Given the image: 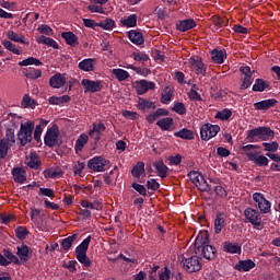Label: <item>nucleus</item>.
Instances as JSON below:
<instances>
[{"mask_svg": "<svg viewBox=\"0 0 280 280\" xmlns=\"http://www.w3.org/2000/svg\"><path fill=\"white\" fill-rule=\"evenodd\" d=\"M137 20H138L137 14H131L127 18H122L120 20V24L122 27H137Z\"/></svg>", "mask_w": 280, "mask_h": 280, "instance_id": "35", "label": "nucleus"}, {"mask_svg": "<svg viewBox=\"0 0 280 280\" xmlns=\"http://www.w3.org/2000/svg\"><path fill=\"white\" fill-rule=\"evenodd\" d=\"M61 38H63L67 45H70V47H78L80 45V42L78 40V35L73 34V32L61 33Z\"/></svg>", "mask_w": 280, "mask_h": 280, "instance_id": "25", "label": "nucleus"}, {"mask_svg": "<svg viewBox=\"0 0 280 280\" xmlns=\"http://www.w3.org/2000/svg\"><path fill=\"white\" fill-rule=\"evenodd\" d=\"M174 137H177L179 139H184L185 141H192V139L196 138L194 135V131L191 129L183 128L179 131H176L174 133Z\"/></svg>", "mask_w": 280, "mask_h": 280, "instance_id": "30", "label": "nucleus"}, {"mask_svg": "<svg viewBox=\"0 0 280 280\" xmlns=\"http://www.w3.org/2000/svg\"><path fill=\"white\" fill-rule=\"evenodd\" d=\"M265 152H277L279 150V142L273 141L271 143L264 142Z\"/></svg>", "mask_w": 280, "mask_h": 280, "instance_id": "56", "label": "nucleus"}, {"mask_svg": "<svg viewBox=\"0 0 280 280\" xmlns=\"http://www.w3.org/2000/svg\"><path fill=\"white\" fill-rule=\"evenodd\" d=\"M156 88V84L152 81L140 80L136 82V91L138 95H144L149 91H153Z\"/></svg>", "mask_w": 280, "mask_h": 280, "instance_id": "11", "label": "nucleus"}, {"mask_svg": "<svg viewBox=\"0 0 280 280\" xmlns=\"http://www.w3.org/2000/svg\"><path fill=\"white\" fill-rule=\"evenodd\" d=\"M173 95H174V91L171 90L170 86H166L165 88V94H162V96H161V100H160L161 103L162 104H167V102H172Z\"/></svg>", "mask_w": 280, "mask_h": 280, "instance_id": "50", "label": "nucleus"}, {"mask_svg": "<svg viewBox=\"0 0 280 280\" xmlns=\"http://www.w3.org/2000/svg\"><path fill=\"white\" fill-rule=\"evenodd\" d=\"M153 167H155L160 178H167V172H170V168L165 165L163 160L154 162Z\"/></svg>", "mask_w": 280, "mask_h": 280, "instance_id": "28", "label": "nucleus"}, {"mask_svg": "<svg viewBox=\"0 0 280 280\" xmlns=\"http://www.w3.org/2000/svg\"><path fill=\"white\" fill-rule=\"evenodd\" d=\"M248 161H253L259 167H266L270 161L265 155H257V153H247Z\"/></svg>", "mask_w": 280, "mask_h": 280, "instance_id": "18", "label": "nucleus"}, {"mask_svg": "<svg viewBox=\"0 0 280 280\" xmlns=\"http://www.w3.org/2000/svg\"><path fill=\"white\" fill-rule=\"evenodd\" d=\"M170 268L165 267L164 271L160 272V280H170Z\"/></svg>", "mask_w": 280, "mask_h": 280, "instance_id": "64", "label": "nucleus"}, {"mask_svg": "<svg viewBox=\"0 0 280 280\" xmlns=\"http://www.w3.org/2000/svg\"><path fill=\"white\" fill-rule=\"evenodd\" d=\"M95 65H97V59L95 58L83 59L79 62V69L81 71H95Z\"/></svg>", "mask_w": 280, "mask_h": 280, "instance_id": "20", "label": "nucleus"}, {"mask_svg": "<svg viewBox=\"0 0 280 280\" xmlns=\"http://www.w3.org/2000/svg\"><path fill=\"white\" fill-rule=\"evenodd\" d=\"M42 165L40 159L38 158V154L31 153V158L27 162V166L31 167V170H38Z\"/></svg>", "mask_w": 280, "mask_h": 280, "instance_id": "42", "label": "nucleus"}, {"mask_svg": "<svg viewBox=\"0 0 280 280\" xmlns=\"http://www.w3.org/2000/svg\"><path fill=\"white\" fill-rule=\"evenodd\" d=\"M39 34H46V36H54V30L49 25L42 24L38 28Z\"/></svg>", "mask_w": 280, "mask_h": 280, "instance_id": "58", "label": "nucleus"}, {"mask_svg": "<svg viewBox=\"0 0 280 280\" xmlns=\"http://www.w3.org/2000/svg\"><path fill=\"white\" fill-rule=\"evenodd\" d=\"M266 89H270V84L268 82L264 81V79L255 80V84L253 85L254 92L264 93V91H266Z\"/></svg>", "mask_w": 280, "mask_h": 280, "instance_id": "33", "label": "nucleus"}, {"mask_svg": "<svg viewBox=\"0 0 280 280\" xmlns=\"http://www.w3.org/2000/svg\"><path fill=\"white\" fill-rule=\"evenodd\" d=\"M196 27V21L194 19L178 21L176 23V30L179 32H187L188 30H194Z\"/></svg>", "mask_w": 280, "mask_h": 280, "instance_id": "24", "label": "nucleus"}, {"mask_svg": "<svg viewBox=\"0 0 280 280\" xmlns=\"http://www.w3.org/2000/svg\"><path fill=\"white\" fill-rule=\"evenodd\" d=\"M89 244H91V236H88L82 243L75 248V257L80 264L85 266V268H91L93 262H91V258L86 256V250H89Z\"/></svg>", "mask_w": 280, "mask_h": 280, "instance_id": "2", "label": "nucleus"}, {"mask_svg": "<svg viewBox=\"0 0 280 280\" xmlns=\"http://www.w3.org/2000/svg\"><path fill=\"white\" fill-rule=\"evenodd\" d=\"M129 69H132V71H136L138 75H143L144 78H148V75L152 73V70H150L149 68H139L136 66H130Z\"/></svg>", "mask_w": 280, "mask_h": 280, "instance_id": "54", "label": "nucleus"}, {"mask_svg": "<svg viewBox=\"0 0 280 280\" xmlns=\"http://www.w3.org/2000/svg\"><path fill=\"white\" fill-rule=\"evenodd\" d=\"M226 226V215L224 213H217L214 219V233L215 235H220L222 233V229Z\"/></svg>", "mask_w": 280, "mask_h": 280, "instance_id": "16", "label": "nucleus"}, {"mask_svg": "<svg viewBox=\"0 0 280 280\" xmlns=\"http://www.w3.org/2000/svg\"><path fill=\"white\" fill-rule=\"evenodd\" d=\"M3 47L8 49V51H12V54H15L16 56H21V50L10 40H2Z\"/></svg>", "mask_w": 280, "mask_h": 280, "instance_id": "47", "label": "nucleus"}, {"mask_svg": "<svg viewBox=\"0 0 280 280\" xmlns=\"http://www.w3.org/2000/svg\"><path fill=\"white\" fill-rule=\"evenodd\" d=\"M167 115H170V110L165 109V108H158L154 113L149 114L145 119L148 121V124H154V121H156V119H159V117H167Z\"/></svg>", "mask_w": 280, "mask_h": 280, "instance_id": "22", "label": "nucleus"}, {"mask_svg": "<svg viewBox=\"0 0 280 280\" xmlns=\"http://www.w3.org/2000/svg\"><path fill=\"white\" fill-rule=\"evenodd\" d=\"M13 180L23 184L27 180V172L23 167H14L12 170Z\"/></svg>", "mask_w": 280, "mask_h": 280, "instance_id": "19", "label": "nucleus"}, {"mask_svg": "<svg viewBox=\"0 0 280 280\" xmlns=\"http://www.w3.org/2000/svg\"><path fill=\"white\" fill-rule=\"evenodd\" d=\"M128 38L133 43V45H143L144 39H143V33L139 31H129L128 32Z\"/></svg>", "mask_w": 280, "mask_h": 280, "instance_id": "29", "label": "nucleus"}, {"mask_svg": "<svg viewBox=\"0 0 280 280\" xmlns=\"http://www.w3.org/2000/svg\"><path fill=\"white\" fill-rule=\"evenodd\" d=\"M78 240V234H72L71 236H68L61 241V248L65 252H68L71 246H73V242Z\"/></svg>", "mask_w": 280, "mask_h": 280, "instance_id": "41", "label": "nucleus"}, {"mask_svg": "<svg viewBox=\"0 0 280 280\" xmlns=\"http://www.w3.org/2000/svg\"><path fill=\"white\" fill-rule=\"evenodd\" d=\"M138 108L139 110H150V109H155L156 105L154 104V102L148 101L145 98H138Z\"/></svg>", "mask_w": 280, "mask_h": 280, "instance_id": "32", "label": "nucleus"}, {"mask_svg": "<svg viewBox=\"0 0 280 280\" xmlns=\"http://www.w3.org/2000/svg\"><path fill=\"white\" fill-rule=\"evenodd\" d=\"M45 178H58L62 176V168L60 167H49L44 171Z\"/></svg>", "mask_w": 280, "mask_h": 280, "instance_id": "37", "label": "nucleus"}, {"mask_svg": "<svg viewBox=\"0 0 280 280\" xmlns=\"http://www.w3.org/2000/svg\"><path fill=\"white\" fill-rule=\"evenodd\" d=\"M132 58L137 62H148L150 60V56L145 52H132Z\"/></svg>", "mask_w": 280, "mask_h": 280, "instance_id": "53", "label": "nucleus"}, {"mask_svg": "<svg viewBox=\"0 0 280 280\" xmlns=\"http://www.w3.org/2000/svg\"><path fill=\"white\" fill-rule=\"evenodd\" d=\"M10 148H12V143L0 140V159H5L8 156V151Z\"/></svg>", "mask_w": 280, "mask_h": 280, "instance_id": "46", "label": "nucleus"}, {"mask_svg": "<svg viewBox=\"0 0 280 280\" xmlns=\"http://www.w3.org/2000/svg\"><path fill=\"white\" fill-rule=\"evenodd\" d=\"M112 73L113 75H115L118 82H125V80H128V78H130V73H128V71L124 69H113Z\"/></svg>", "mask_w": 280, "mask_h": 280, "instance_id": "39", "label": "nucleus"}, {"mask_svg": "<svg viewBox=\"0 0 280 280\" xmlns=\"http://www.w3.org/2000/svg\"><path fill=\"white\" fill-rule=\"evenodd\" d=\"M1 141H4V143H11V145H14L16 143V136L14 135V129L9 128L5 131V138L1 139Z\"/></svg>", "mask_w": 280, "mask_h": 280, "instance_id": "44", "label": "nucleus"}, {"mask_svg": "<svg viewBox=\"0 0 280 280\" xmlns=\"http://www.w3.org/2000/svg\"><path fill=\"white\" fill-rule=\"evenodd\" d=\"M211 58L213 62H217V65H222V62H224V58H226V51L213 49L211 51Z\"/></svg>", "mask_w": 280, "mask_h": 280, "instance_id": "36", "label": "nucleus"}, {"mask_svg": "<svg viewBox=\"0 0 280 280\" xmlns=\"http://www.w3.org/2000/svg\"><path fill=\"white\" fill-rule=\"evenodd\" d=\"M37 43L42 44V45H47L48 47H52V49H58V43L56 40H54L50 37H46L45 35H40L38 37H36Z\"/></svg>", "mask_w": 280, "mask_h": 280, "instance_id": "34", "label": "nucleus"}, {"mask_svg": "<svg viewBox=\"0 0 280 280\" xmlns=\"http://www.w3.org/2000/svg\"><path fill=\"white\" fill-rule=\"evenodd\" d=\"M145 172V164L143 162H138L136 166L131 170V175L135 178H141V174Z\"/></svg>", "mask_w": 280, "mask_h": 280, "instance_id": "43", "label": "nucleus"}, {"mask_svg": "<svg viewBox=\"0 0 280 280\" xmlns=\"http://www.w3.org/2000/svg\"><path fill=\"white\" fill-rule=\"evenodd\" d=\"M253 199L258 205L260 213H270L271 205L270 201H268L266 197H264V194L255 192L253 195Z\"/></svg>", "mask_w": 280, "mask_h": 280, "instance_id": "10", "label": "nucleus"}, {"mask_svg": "<svg viewBox=\"0 0 280 280\" xmlns=\"http://www.w3.org/2000/svg\"><path fill=\"white\" fill-rule=\"evenodd\" d=\"M161 187V184L156 182V179H149L147 182V189H150L151 191H158V189Z\"/></svg>", "mask_w": 280, "mask_h": 280, "instance_id": "60", "label": "nucleus"}, {"mask_svg": "<svg viewBox=\"0 0 280 280\" xmlns=\"http://www.w3.org/2000/svg\"><path fill=\"white\" fill-rule=\"evenodd\" d=\"M220 132V126L205 124L200 127V137L202 141H209V139H213Z\"/></svg>", "mask_w": 280, "mask_h": 280, "instance_id": "7", "label": "nucleus"}, {"mask_svg": "<svg viewBox=\"0 0 280 280\" xmlns=\"http://www.w3.org/2000/svg\"><path fill=\"white\" fill-rule=\"evenodd\" d=\"M110 163L108 160L102 156H95L88 162V167L93 172H104V167Z\"/></svg>", "mask_w": 280, "mask_h": 280, "instance_id": "9", "label": "nucleus"}, {"mask_svg": "<svg viewBox=\"0 0 280 280\" xmlns=\"http://www.w3.org/2000/svg\"><path fill=\"white\" fill-rule=\"evenodd\" d=\"M277 100L269 98L255 103L254 108L255 110H269V108H275V106H277Z\"/></svg>", "mask_w": 280, "mask_h": 280, "instance_id": "15", "label": "nucleus"}, {"mask_svg": "<svg viewBox=\"0 0 280 280\" xmlns=\"http://www.w3.org/2000/svg\"><path fill=\"white\" fill-rule=\"evenodd\" d=\"M81 84L84 89V93H100V91L104 89V85L100 80L93 81L90 79H83L81 81Z\"/></svg>", "mask_w": 280, "mask_h": 280, "instance_id": "8", "label": "nucleus"}, {"mask_svg": "<svg viewBox=\"0 0 280 280\" xmlns=\"http://www.w3.org/2000/svg\"><path fill=\"white\" fill-rule=\"evenodd\" d=\"M255 268V261L250 259L241 260L238 264L235 265V270H238L240 272H248Z\"/></svg>", "mask_w": 280, "mask_h": 280, "instance_id": "26", "label": "nucleus"}, {"mask_svg": "<svg viewBox=\"0 0 280 280\" xmlns=\"http://www.w3.org/2000/svg\"><path fill=\"white\" fill-rule=\"evenodd\" d=\"M93 132H106V125H104V122H102V120H100L97 124H93V128H92Z\"/></svg>", "mask_w": 280, "mask_h": 280, "instance_id": "61", "label": "nucleus"}, {"mask_svg": "<svg viewBox=\"0 0 280 280\" xmlns=\"http://www.w3.org/2000/svg\"><path fill=\"white\" fill-rule=\"evenodd\" d=\"M189 62L194 71L197 73V75H207V67H205V63L202 62V58L200 57L190 58Z\"/></svg>", "mask_w": 280, "mask_h": 280, "instance_id": "12", "label": "nucleus"}, {"mask_svg": "<svg viewBox=\"0 0 280 280\" xmlns=\"http://www.w3.org/2000/svg\"><path fill=\"white\" fill-rule=\"evenodd\" d=\"M122 117L126 119H139V114L137 112H130V110H124L122 112Z\"/></svg>", "mask_w": 280, "mask_h": 280, "instance_id": "62", "label": "nucleus"}, {"mask_svg": "<svg viewBox=\"0 0 280 280\" xmlns=\"http://www.w3.org/2000/svg\"><path fill=\"white\" fill-rule=\"evenodd\" d=\"M131 187H132V189H135V191L140 194V196H148V190L145 189V186H143L141 184L133 183L131 185Z\"/></svg>", "mask_w": 280, "mask_h": 280, "instance_id": "57", "label": "nucleus"}, {"mask_svg": "<svg viewBox=\"0 0 280 280\" xmlns=\"http://www.w3.org/2000/svg\"><path fill=\"white\" fill-rule=\"evenodd\" d=\"M247 139L250 143H255L258 139L260 141H270V139H275V130L266 126L256 127L247 131Z\"/></svg>", "mask_w": 280, "mask_h": 280, "instance_id": "1", "label": "nucleus"}, {"mask_svg": "<svg viewBox=\"0 0 280 280\" xmlns=\"http://www.w3.org/2000/svg\"><path fill=\"white\" fill-rule=\"evenodd\" d=\"M42 77H43V71L38 69L28 70L25 73V78H27L28 80H38V78H42Z\"/></svg>", "mask_w": 280, "mask_h": 280, "instance_id": "51", "label": "nucleus"}, {"mask_svg": "<svg viewBox=\"0 0 280 280\" xmlns=\"http://www.w3.org/2000/svg\"><path fill=\"white\" fill-rule=\"evenodd\" d=\"M202 258L200 256H190L185 257L183 256L180 266L186 270V272H198L199 270H202Z\"/></svg>", "mask_w": 280, "mask_h": 280, "instance_id": "4", "label": "nucleus"}, {"mask_svg": "<svg viewBox=\"0 0 280 280\" xmlns=\"http://www.w3.org/2000/svg\"><path fill=\"white\" fill-rule=\"evenodd\" d=\"M2 255L4 256L5 259H8L10 261V264H15V266L22 265L19 257L16 255H14L10 249H3Z\"/></svg>", "mask_w": 280, "mask_h": 280, "instance_id": "40", "label": "nucleus"}, {"mask_svg": "<svg viewBox=\"0 0 280 280\" xmlns=\"http://www.w3.org/2000/svg\"><path fill=\"white\" fill-rule=\"evenodd\" d=\"M15 235L18 240H25L27 235H30V231H27V228L25 226H19L15 230Z\"/></svg>", "mask_w": 280, "mask_h": 280, "instance_id": "55", "label": "nucleus"}, {"mask_svg": "<svg viewBox=\"0 0 280 280\" xmlns=\"http://www.w3.org/2000/svg\"><path fill=\"white\" fill-rule=\"evenodd\" d=\"M195 186L197 187V189H199V191H206L210 196H213V187L211 185H209V183H207V179H205L203 175H201V177H199V179H198L197 184H195Z\"/></svg>", "mask_w": 280, "mask_h": 280, "instance_id": "21", "label": "nucleus"}, {"mask_svg": "<svg viewBox=\"0 0 280 280\" xmlns=\"http://www.w3.org/2000/svg\"><path fill=\"white\" fill-rule=\"evenodd\" d=\"M9 40H13V43H21L22 45H30V42L25 40V36L15 33L14 31H9L7 33Z\"/></svg>", "mask_w": 280, "mask_h": 280, "instance_id": "31", "label": "nucleus"}, {"mask_svg": "<svg viewBox=\"0 0 280 280\" xmlns=\"http://www.w3.org/2000/svg\"><path fill=\"white\" fill-rule=\"evenodd\" d=\"M156 126H159L161 130H170V128L174 126V118L172 117L162 118L156 121Z\"/></svg>", "mask_w": 280, "mask_h": 280, "instance_id": "38", "label": "nucleus"}, {"mask_svg": "<svg viewBox=\"0 0 280 280\" xmlns=\"http://www.w3.org/2000/svg\"><path fill=\"white\" fill-rule=\"evenodd\" d=\"M201 257L208 259V261H213L218 257V249L213 245H205L201 247Z\"/></svg>", "mask_w": 280, "mask_h": 280, "instance_id": "13", "label": "nucleus"}, {"mask_svg": "<svg viewBox=\"0 0 280 280\" xmlns=\"http://www.w3.org/2000/svg\"><path fill=\"white\" fill-rule=\"evenodd\" d=\"M223 250L224 253H230L231 255H241L242 254V246L240 244H234L231 242L223 243Z\"/></svg>", "mask_w": 280, "mask_h": 280, "instance_id": "27", "label": "nucleus"}, {"mask_svg": "<svg viewBox=\"0 0 280 280\" xmlns=\"http://www.w3.org/2000/svg\"><path fill=\"white\" fill-rule=\"evenodd\" d=\"M172 110L173 113H177V115H187V107H185V103H175Z\"/></svg>", "mask_w": 280, "mask_h": 280, "instance_id": "49", "label": "nucleus"}, {"mask_svg": "<svg viewBox=\"0 0 280 280\" xmlns=\"http://www.w3.org/2000/svg\"><path fill=\"white\" fill-rule=\"evenodd\" d=\"M34 133V122L26 121L20 125V131L18 132V139L21 145L25 147L27 143H32V135Z\"/></svg>", "mask_w": 280, "mask_h": 280, "instance_id": "3", "label": "nucleus"}, {"mask_svg": "<svg viewBox=\"0 0 280 280\" xmlns=\"http://www.w3.org/2000/svg\"><path fill=\"white\" fill-rule=\"evenodd\" d=\"M60 137V130L58 125L54 124L50 128L47 129L44 137V143L48 148H55V145H62V141L58 139Z\"/></svg>", "mask_w": 280, "mask_h": 280, "instance_id": "5", "label": "nucleus"}, {"mask_svg": "<svg viewBox=\"0 0 280 280\" xmlns=\"http://www.w3.org/2000/svg\"><path fill=\"white\" fill-rule=\"evenodd\" d=\"M97 25L98 27H102V30H113V27H115V20L105 19L101 21Z\"/></svg>", "mask_w": 280, "mask_h": 280, "instance_id": "52", "label": "nucleus"}, {"mask_svg": "<svg viewBox=\"0 0 280 280\" xmlns=\"http://www.w3.org/2000/svg\"><path fill=\"white\" fill-rule=\"evenodd\" d=\"M213 191L217 194V196H220V198H226V189L222 186H215Z\"/></svg>", "mask_w": 280, "mask_h": 280, "instance_id": "63", "label": "nucleus"}, {"mask_svg": "<svg viewBox=\"0 0 280 280\" xmlns=\"http://www.w3.org/2000/svg\"><path fill=\"white\" fill-rule=\"evenodd\" d=\"M233 112L231 109H223L222 112H218L215 115V119H221V121H226L231 119Z\"/></svg>", "mask_w": 280, "mask_h": 280, "instance_id": "48", "label": "nucleus"}, {"mask_svg": "<svg viewBox=\"0 0 280 280\" xmlns=\"http://www.w3.org/2000/svg\"><path fill=\"white\" fill-rule=\"evenodd\" d=\"M209 245V237L207 236V233H200L197 235L195 240V253L198 255L200 253L201 248H205V246Z\"/></svg>", "mask_w": 280, "mask_h": 280, "instance_id": "17", "label": "nucleus"}, {"mask_svg": "<svg viewBox=\"0 0 280 280\" xmlns=\"http://www.w3.org/2000/svg\"><path fill=\"white\" fill-rule=\"evenodd\" d=\"M16 255L20 257L21 264H25L32 259V249L27 245L22 244L21 246H18Z\"/></svg>", "mask_w": 280, "mask_h": 280, "instance_id": "14", "label": "nucleus"}, {"mask_svg": "<svg viewBox=\"0 0 280 280\" xmlns=\"http://www.w3.org/2000/svg\"><path fill=\"white\" fill-rule=\"evenodd\" d=\"M63 84H67V79L61 73H56L49 79V85L52 89H61Z\"/></svg>", "mask_w": 280, "mask_h": 280, "instance_id": "23", "label": "nucleus"}, {"mask_svg": "<svg viewBox=\"0 0 280 280\" xmlns=\"http://www.w3.org/2000/svg\"><path fill=\"white\" fill-rule=\"evenodd\" d=\"M86 143H89V136H86L85 133H82L75 142L77 152L78 150L82 151V149L84 148V145H86Z\"/></svg>", "mask_w": 280, "mask_h": 280, "instance_id": "45", "label": "nucleus"}, {"mask_svg": "<svg viewBox=\"0 0 280 280\" xmlns=\"http://www.w3.org/2000/svg\"><path fill=\"white\" fill-rule=\"evenodd\" d=\"M202 176V174H200L199 172L197 171H190L188 173V178L191 180V183L194 185H198V180L200 179V177Z\"/></svg>", "mask_w": 280, "mask_h": 280, "instance_id": "59", "label": "nucleus"}, {"mask_svg": "<svg viewBox=\"0 0 280 280\" xmlns=\"http://www.w3.org/2000/svg\"><path fill=\"white\" fill-rule=\"evenodd\" d=\"M244 215L250 224H253L254 229H257L260 231L261 229V214L259 211L253 209V208H247L244 210Z\"/></svg>", "mask_w": 280, "mask_h": 280, "instance_id": "6", "label": "nucleus"}]
</instances>
